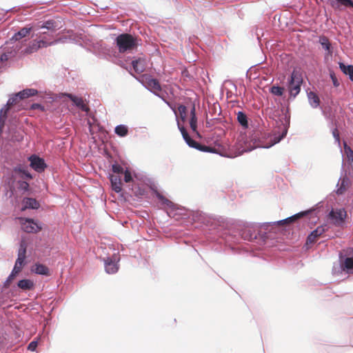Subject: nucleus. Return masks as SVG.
I'll list each match as a JSON object with an SVG mask.
<instances>
[{"label":"nucleus","instance_id":"obj_44","mask_svg":"<svg viewBox=\"0 0 353 353\" xmlns=\"http://www.w3.org/2000/svg\"><path fill=\"white\" fill-rule=\"evenodd\" d=\"M178 111L180 114L181 119L185 120L187 117V107L184 104H179L178 105Z\"/></svg>","mask_w":353,"mask_h":353},{"label":"nucleus","instance_id":"obj_60","mask_svg":"<svg viewBox=\"0 0 353 353\" xmlns=\"http://www.w3.org/2000/svg\"><path fill=\"white\" fill-rule=\"evenodd\" d=\"M88 128L90 134H93L94 133V131L93 130V128L92 126L91 122L90 121H88Z\"/></svg>","mask_w":353,"mask_h":353},{"label":"nucleus","instance_id":"obj_37","mask_svg":"<svg viewBox=\"0 0 353 353\" xmlns=\"http://www.w3.org/2000/svg\"><path fill=\"white\" fill-rule=\"evenodd\" d=\"M339 68L346 76L353 72V65L339 61Z\"/></svg>","mask_w":353,"mask_h":353},{"label":"nucleus","instance_id":"obj_45","mask_svg":"<svg viewBox=\"0 0 353 353\" xmlns=\"http://www.w3.org/2000/svg\"><path fill=\"white\" fill-rule=\"evenodd\" d=\"M189 124L192 131H196V129L198 128V117H190Z\"/></svg>","mask_w":353,"mask_h":353},{"label":"nucleus","instance_id":"obj_51","mask_svg":"<svg viewBox=\"0 0 353 353\" xmlns=\"http://www.w3.org/2000/svg\"><path fill=\"white\" fill-rule=\"evenodd\" d=\"M168 105V106L174 112V113L176 114V103L173 101H170L167 100V103H165Z\"/></svg>","mask_w":353,"mask_h":353},{"label":"nucleus","instance_id":"obj_57","mask_svg":"<svg viewBox=\"0 0 353 353\" xmlns=\"http://www.w3.org/2000/svg\"><path fill=\"white\" fill-rule=\"evenodd\" d=\"M341 1V0H329V3L332 8H334Z\"/></svg>","mask_w":353,"mask_h":353},{"label":"nucleus","instance_id":"obj_31","mask_svg":"<svg viewBox=\"0 0 353 353\" xmlns=\"http://www.w3.org/2000/svg\"><path fill=\"white\" fill-rule=\"evenodd\" d=\"M39 28L55 32L58 29V23L53 19H48L43 21L41 25L39 26Z\"/></svg>","mask_w":353,"mask_h":353},{"label":"nucleus","instance_id":"obj_20","mask_svg":"<svg viewBox=\"0 0 353 353\" xmlns=\"http://www.w3.org/2000/svg\"><path fill=\"white\" fill-rule=\"evenodd\" d=\"M137 80L152 94L159 91L161 88L159 80L150 74H143L137 78Z\"/></svg>","mask_w":353,"mask_h":353},{"label":"nucleus","instance_id":"obj_8","mask_svg":"<svg viewBox=\"0 0 353 353\" xmlns=\"http://www.w3.org/2000/svg\"><path fill=\"white\" fill-rule=\"evenodd\" d=\"M353 274V248L342 249L339 254V265L333 266L332 273Z\"/></svg>","mask_w":353,"mask_h":353},{"label":"nucleus","instance_id":"obj_61","mask_svg":"<svg viewBox=\"0 0 353 353\" xmlns=\"http://www.w3.org/2000/svg\"><path fill=\"white\" fill-rule=\"evenodd\" d=\"M348 163V168L350 171L352 172L353 173V161H350L347 163Z\"/></svg>","mask_w":353,"mask_h":353},{"label":"nucleus","instance_id":"obj_54","mask_svg":"<svg viewBox=\"0 0 353 353\" xmlns=\"http://www.w3.org/2000/svg\"><path fill=\"white\" fill-rule=\"evenodd\" d=\"M112 188L116 193H120L122 191L121 184L112 185Z\"/></svg>","mask_w":353,"mask_h":353},{"label":"nucleus","instance_id":"obj_12","mask_svg":"<svg viewBox=\"0 0 353 353\" xmlns=\"http://www.w3.org/2000/svg\"><path fill=\"white\" fill-rule=\"evenodd\" d=\"M28 263L29 259L27 253L17 252V258L14 262V265L11 272L7 277L6 280L3 283V285H0V290L2 292L8 291L7 288L8 283H11L12 280L17 277L21 270L28 264Z\"/></svg>","mask_w":353,"mask_h":353},{"label":"nucleus","instance_id":"obj_17","mask_svg":"<svg viewBox=\"0 0 353 353\" xmlns=\"http://www.w3.org/2000/svg\"><path fill=\"white\" fill-rule=\"evenodd\" d=\"M21 230L26 233H37L43 229V223L38 219L29 217H19Z\"/></svg>","mask_w":353,"mask_h":353},{"label":"nucleus","instance_id":"obj_32","mask_svg":"<svg viewBox=\"0 0 353 353\" xmlns=\"http://www.w3.org/2000/svg\"><path fill=\"white\" fill-rule=\"evenodd\" d=\"M114 133L119 137H125L129 134V128L127 125H117L114 130Z\"/></svg>","mask_w":353,"mask_h":353},{"label":"nucleus","instance_id":"obj_9","mask_svg":"<svg viewBox=\"0 0 353 353\" xmlns=\"http://www.w3.org/2000/svg\"><path fill=\"white\" fill-rule=\"evenodd\" d=\"M24 131L21 129L20 122L16 116L8 120L4 139L10 144L23 141Z\"/></svg>","mask_w":353,"mask_h":353},{"label":"nucleus","instance_id":"obj_19","mask_svg":"<svg viewBox=\"0 0 353 353\" xmlns=\"http://www.w3.org/2000/svg\"><path fill=\"white\" fill-rule=\"evenodd\" d=\"M105 272L108 274H116L119 270L121 256L119 252L103 258Z\"/></svg>","mask_w":353,"mask_h":353},{"label":"nucleus","instance_id":"obj_53","mask_svg":"<svg viewBox=\"0 0 353 353\" xmlns=\"http://www.w3.org/2000/svg\"><path fill=\"white\" fill-rule=\"evenodd\" d=\"M42 247L43 248V252H47L48 254L50 253V252L52 250V247L50 246V245L48 243H43Z\"/></svg>","mask_w":353,"mask_h":353},{"label":"nucleus","instance_id":"obj_59","mask_svg":"<svg viewBox=\"0 0 353 353\" xmlns=\"http://www.w3.org/2000/svg\"><path fill=\"white\" fill-rule=\"evenodd\" d=\"M194 135L197 137L199 139H203V136L201 134V133L198 131L197 128L196 129V131H192Z\"/></svg>","mask_w":353,"mask_h":353},{"label":"nucleus","instance_id":"obj_50","mask_svg":"<svg viewBox=\"0 0 353 353\" xmlns=\"http://www.w3.org/2000/svg\"><path fill=\"white\" fill-rule=\"evenodd\" d=\"M31 108L32 110H40V111H44L45 110L44 105L43 104H41V103H33L31 105Z\"/></svg>","mask_w":353,"mask_h":353},{"label":"nucleus","instance_id":"obj_14","mask_svg":"<svg viewBox=\"0 0 353 353\" xmlns=\"http://www.w3.org/2000/svg\"><path fill=\"white\" fill-rule=\"evenodd\" d=\"M177 126L178 129L180 131L183 139L185 143L192 148L196 149L199 151L203 152H209V153H214L216 154L217 149L211 146V145H206L205 144L201 143L199 141L194 139L186 131L185 128L181 125L179 122H177Z\"/></svg>","mask_w":353,"mask_h":353},{"label":"nucleus","instance_id":"obj_34","mask_svg":"<svg viewBox=\"0 0 353 353\" xmlns=\"http://www.w3.org/2000/svg\"><path fill=\"white\" fill-rule=\"evenodd\" d=\"M347 8L353 9V0H341L334 9L335 10L343 11Z\"/></svg>","mask_w":353,"mask_h":353},{"label":"nucleus","instance_id":"obj_39","mask_svg":"<svg viewBox=\"0 0 353 353\" xmlns=\"http://www.w3.org/2000/svg\"><path fill=\"white\" fill-rule=\"evenodd\" d=\"M28 242L25 236H21L19 242L18 252L27 253Z\"/></svg>","mask_w":353,"mask_h":353},{"label":"nucleus","instance_id":"obj_55","mask_svg":"<svg viewBox=\"0 0 353 353\" xmlns=\"http://www.w3.org/2000/svg\"><path fill=\"white\" fill-rule=\"evenodd\" d=\"M190 117H197L194 103H191Z\"/></svg>","mask_w":353,"mask_h":353},{"label":"nucleus","instance_id":"obj_3","mask_svg":"<svg viewBox=\"0 0 353 353\" xmlns=\"http://www.w3.org/2000/svg\"><path fill=\"white\" fill-rule=\"evenodd\" d=\"M35 175L29 170L28 166L23 163H18L13 166L10 175L8 179L10 197L15 194L23 196L21 200V210H37L41 208L40 203L34 198L38 193L34 187H39L32 181Z\"/></svg>","mask_w":353,"mask_h":353},{"label":"nucleus","instance_id":"obj_42","mask_svg":"<svg viewBox=\"0 0 353 353\" xmlns=\"http://www.w3.org/2000/svg\"><path fill=\"white\" fill-rule=\"evenodd\" d=\"M213 123L215 128H221V126L225 127L227 121L223 118L214 117L212 118Z\"/></svg>","mask_w":353,"mask_h":353},{"label":"nucleus","instance_id":"obj_27","mask_svg":"<svg viewBox=\"0 0 353 353\" xmlns=\"http://www.w3.org/2000/svg\"><path fill=\"white\" fill-rule=\"evenodd\" d=\"M308 103L312 108L316 109L321 107V100L319 94L314 91H306Z\"/></svg>","mask_w":353,"mask_h":353},{"label":"nucleus","instance_id":"obj_11","mask_svg":"<svg viewBox=\"0 0 353 353\" xmlns=\"http://www.w3.org/2000/svg\"><path fill=\"white\" fill-rule=\"evenodd\" d=\"M9 284L10 283H8L7 285L8 291L2 292L0 290V294H2L3 299H10L17 295V293L33 291L36 288V283L34 281V280L28 278L19 279L12 286V289L9 288Z\"/></svg>","mask_w":353,"mask_h":353},{"label":"nucleus","instance_id":"obj_22","mask_svg":"<svg viewBox=\"0 0 353 353\" xmlns=\"http://www.w3.org/2000/svg\"><path fill=\"white\" fill-rule=\"evenodd\" d=\"M34 32V27L32 26H26L17 30L14 34L10 38L8 41H6L7 44H13L17 41H20L23 39L28 37L32 32ZM26 41V39H25Z\"/></svg>","mask_w":353,"mask_h":353},{"label":"nucleus","instance_id":"obj_15","mask_svg":"<svg viewBox=\"0 0 353 353\" xmlns=\"http://www.w3.org/2000/svg\"><path fill=\"white\" fill-rule=\"evenodd\" d=\"M177 126L178 129L180 131L183 139L185 143L192 148L196 149L199 151L203 152H209V153H214L216 154L217 149L211 146V145H206L205 144L201 143L199 141L194 139L186 131L185 128L181 125L179 122H177Z\"/></svg>","mask_w":353,"mask_h":353},{"label":"nucleus","instance_id":"obj_48","mask_svg":"<svg viewBox=\"0 0 353 353\" xmlns=\"http://www.w3.org/2000/svg\"><path fill=\"white\" fill-rule=\"evenodd\" d=\"M332 134L334 139L335 143H336L340 146L341 145L340 137H339V133L336 128H333L332 130Z\"/></svg>","mask_w":353,"mask_h":353},{"label":"nucleus","instance_id":"obj_40","mask_svg":"<svg viewBox=\"0 0 353 353\" xmlns=\"http://www.w3.org/2000/svg\"><path fill=\"white\" fill-rule=\"evenodd\" d=\"M344 152L346 157L347 162L353 161V150L352 149L345 143H343Z\"/></svg>","mask_w":353,"mask_h":353},{"label":"nucleus","instance_id":"obj_35","mask_svg":"<svg viewBox=\"0 0 353 353\" xmlns=\"http://www.w3.org/2000/svg\"><path fill=\"white\" fill-rule=\"evenodd\" d=\"M347 8L353 9V0H341L334 9L335 10L343 11Z\"/></svg>","mask_w":353,"mask_h":353},{"label":"nucleus","instance_id":"obj_26","mask_svg":"<svg viewBox=\"0 0 353 353\" xmlns=\"http://www.w3.org/2000/svg\"><path fill=\"white\" fill-rule=\"evenodd\" d=\"M130 70L137 74L142 73L145 70V60L140 57L132 60Z\"/></svg>","mask_w":353,"mask_h":353},{"label":"nucleus","instance_id":"obj_58","mask_svg":"<svg viewBox=\"0 0 353 353\" xmlns=\"http://www.w3.org/2000/svg\"><path fill=\"white\" fill-rule=\"evenodd\" d=\"M181 74L183 77H185L186 78H188L190 79L192 78V76L190 75V74L189 73V72L187 70H183Z\"/></svg>","mask_w":353,"mask_h":353},{"label":"nucleus","instance_id":"obj_47","mask_svg":"<svg viewBox=\"0 0 353 353\" xmlns=\"http://www.w3.org/2000/svg\"><path fill=\"white\" fill-rule=\"evenodd\" d=\"M108 178L112 185L121 184V179L119 176L110 174Z\"/></svg>","mask_w":353,"mask_h":353},{"label":"nucleus","instance_id":"obj_49","mask_svg":"<svg viewBox=\"0 0 353 353\" xmlns=\"http://www.w3.org/2000/svg\"><path fill=\"white\" fill-rule=\"evenodd\" d=\"M38 346V341L37 340H33L28 345L27 349L29 351L34 352Z\"/></svg>","mask_w":353,"mask_h":353},{"label":"nucleus","instance_id":"obj_2","mask_svg":"<svg viewBox=\"0 0 353 353\" xmlns=\"http://www.w3.org/2000/svg\"><path fill=\"white\" fill-rule=\"evenodd\" d=\"M276 83L269 88V92L280 97L287 105V109L274 120V128L272 132L258 130L251 136L246 132H241L236 139V146L243 152H250L254 148H270L279 143L287 135L290 123L289 105L301 91L303 83L302 71L300 68L294 67L287 77L281 74Z\"/></svg>","mask_w":353,"mask_h":353},{"label":"nucleus","instance_id":"obj_63","mask_svg":"<svg viewBox=\"0 0 353 353\" xmlns=\"http://www.w3.org/2000/svg\"><path fill=\"white\" fill-rule=\"evenodd\" d=\"M13 8H8L6 10H4V9H2V8H0V10L4 11L5 13H7V12L11 11Z\"/></svg>","mask_w":353,"mask_h":353},{"label":"nucleus","instance_id":"obj_18","mask_svg":"<svg viewBox=\"0 0 353 353\" xmlns=\"http://www.w3.org/2000/svg\"><path fill=\"white\" fill-rule=\"evenodd\" d=\"M328 228L329 227L327 224H323L318 226L316 229L311 231L306 237L303 249L305 251H307L312 248V245L315 243V240L317 237L321 236H323V237H326L327 235L325 234V232L328 230Z\"/></svg>","mask_w":353,"mask_h":353},{"label":"nucleus","instance_id":"obj_64","mask_svg":"<svg viewBox=\"0 0 353 353\" xmlns=\"http://www.w3.org/2000/svg\"><path fill=\"white\" fill-rule=\"evenodd\" d=\"M348 79L350 81L353 82V72L347 75Z\"/></svg>","mask_w":353,"mask_h":353},{"label":"nucleus","instance_id":"obj_21","mask_svg":"<svg viewBox=\"0 0 353 353\" xmlns=\"http://www.w3.org/2000/svg\"><path fill=\"white\" fill-rule=\"evenodd\" d=\"M29 166L37 173H42L48 167L45 159L38 154H34L28 157Z\"/></svg>","mask_w":353,"mask_h":353},{"label":"nucleus","instance_id":"obj_5","mask_svg":"<svg viewBox=\"0 0 353 353\" xmlns=\"http://www.w3.org/2000/svg\"><path fill=\"white\" fill-rule=\"evenodd\" d=\"M314 208L315 210H312L307 214L300 216L294 221L292 222V224L293 225H296V227L305 223L315 224L319 219V216L327 214V220L330 223L341 226L343 225L347 215V212L343 208L334 209L327 203L324 201L319 202L307 210Z\"/></svg>","mask_w":353,"mask_h":353},{"label":"nucleus","instance_id":"obj_46","mask_svg":"<svg viewBox=\"0 0 353 353\" xmlns=\"http://www.w3.org/2000/svg\"><path fill=\"white\" fill-rule=\"evenodd\" d=\"M112 171L114 173L119 174V173L123 172L124 171V170L121 165H120L117 162H114V163L112 164Z\"/></svg>","mask_w":353,"mask_h":353},{"label":"nucleus","instance_id":"obj_62","mask_svg":"<svg viewBox=\"0 0 353 353\" xmlns=\"http://www.w3.org/2000/svg\"><path fill=\"white\" fill-rule=\"evenodd\" d=\"M259 29L258 28H256V39L259 41V43H260V34L259 33Z\"/></svg>","mask_w":353,"mask_h":353},{"label":"nucleus","instance_id":"obj_23","mask_svg":"<svg viewBox=\"0 0 353 353\" xmlns=\"http://www.w3.org/2000/svg\"><path fill=\"white\" fill-rule=\"evenodd\" d=\"M350 184V180L347 174V170L344 168V163H342L341 176L336 184V194L339 196L343 195Z\"/></svg>","mask_w":353,"mask_h":353},{"label":"nucleus","instance_id":"obj_6","mask_svg":"<svg viewBox=\"0 0 353 353\" xmlns=\"http://www.w3.org/2000/svg\"><path fill=\"white\" fill-rule=\"evenodd\" d=\"M124 172L123 180L128 184L127 187L131 191L130 196H134L137 199L147 197L148 192L147 190L146 176L131 171L126 168Z\"/></svg>","mask_w":353,"mask_h":353},{"label":"nucleus","instance_id":"obj_25","mask_svg":"<svg viewBox=\"0 0 353 353\" xmlns=\"http://www.w3.org/2000/svg\"><path fill=\"white\" fill-rule=\"evenodd\" d=\"M236 121H237L238 123L241 125V127L243 130L248 129L252 121L249 118V117L246 114V112L243 110H240V111H238L236 113Z\"/></svg>","mask_w":353,"mask_h":353},{"label":"nucleus","instance_id":"obj_41","mask_svg":"<svg viewBox=\"0 0 353 353\" xmlns=\"http://www.w3.org/2000/svg\"><path fill=\"white\" fill-rule=\"evenodd\" d=\"M329 72V77L332 82L333 86L334 88H338L340 85V81L336 77V75L334 72V71L332 69L328 70Z\"/></svg>","mask_w":353,"mask_h":353},{"label":"nucleus","instance_id":"obj_16","mask_svg":"<svg viewBox=\"0 0 353 353\" xmlns=\"http://www.w3.org/2000/svg\"><path fill=\"white\" fill-rule=\"evenodd\" d=\"M67 40V37H61L57 39H54L52 41H49L45 38L40 39L33 40L32 42L29 43L22 52L25 54H29L34 52H37L41 48H46L48 46H53L59 43H64Z\"/></svg>","mask_w":353,"mask_h":353},{"label":"nucleus","instance_id":"obj_29","mask_svg":"<svg viewBox=\"0 0 353 353\" xmlns=\"http://www.w3.org/2000/svg\"><path fill=\"white\" fill-rule=\"evenodd\" d=\"M319 43L321 46L322 48L327 52L328 55H332L333 53V48L332 46V43L324 35H321L319 38Z\"/></svg>","mask_w":353,"mask_h":353},{"label":"nucleus","instance_id":"obj_33","mask_svg":"<svg viewBox=\"0 0 353 353\" xmlns=\"http://www.w3.org/2000/svg\"><path fill=\"white\" fill-rule=\"evenodd\" d=\"M22 100L29 99L38 94V90L34 88H25L19 92Z\"/></svg>","mask_w":353,"mask_h":353},{"label":"nucleus","instance_id":"obj_43","mask_svg":"<svg viewBox=\"0 0 353 353\" xmlns=\"http://www.w3.org/2000/svg\"><path fill=\"white\" fill-rule=\"evenodd\" d=\"M154 94L160 98L164 103H167L168 92L161 88L159 89V91L158 90Z\"/></svg>","mask_w":353,"mask_h":353},{"label":"nucleus","instance_id":"obj_52","mask_svg":"<svg viewBox=\"0 0 353 353\" xmlns=\"http://www.w3.org/2000/svg\"><path fill=\"white\" fill-rule=\"evenodd\" d=\"M43 98L50 99L51 101H54L57 99V95L52 93H46Z\"/></svg>","mask_w":353,"mask_h":353},{"label":"nucleus","instance_id":"obj_7","mask_svg":"<svg viewBox=\"0 0 353 353\" xmlns=\"http://www.w3.org/2000/svg\"><path fill=\"white\" fill-rule=\"evenodd\" d=\"M20 332L8 333L0 326V353H12L18 350L17 343L21 340Z\"/></svg>","mask_w":353,"mask_h":353},{"label":"nucleus","instance_id":"obj_24","mask_svg":"<svg viewBox=\"0 0 353 353\" xmlns=\"http://www.w3.org/2000/svg\"><path fill=\"white\" fill-rule=\"evenodd\" d=\"M30 272L32 274L40 275L42 276H50L51 271L50 268L45 264L40 262H35L30 267Z\"/></svg>","mask_w":353,"mask_h":353},{"label":"nucleus","instance_id":"obj_56","mask_svg":"<svg viewBox=\"0 0 353 353\" xmlns=\"http://www.w3.org/2000/svg\"><path fill=\"white\" fill-rule=\"evenodd\" d=\"M206 128H210L212 127H214V124L213 123L212 119H207L205 123Z\"/></svg>","mask_w":353,"mask_h":353},{"label":"nucleus","instance_id":"obj_13","mask_svg":"<svg viewBox=\"0 0 353 353\" xmlns=\"http://www.w3.org/2000/svg\"><path fill=\"white\" fill-rule=\"evenodd\" d=\"M114 44L118 48L119 53L130 52L137 49L139 46V39L132 34L122 33L115 38Z\"/></svg>","mask_w":353,"mask_h":353},{"label":"nucleus","instance_id":"obj_10","mask_svg":"<svg viewBox=\"0 0 353 353\" xmlns=\"http://www.w3.org/2000/svg\"><path fill=\"white\" fill-rule=\"evenodd\" d=\"M89 50L99 58L111 60L121 66L123 65L118 57V52L114 49L105 46L103 41L93 43Z\"/></svg>","mask_w":353,"mask_h":353},{"label":"nucleus","instance_id":"obj_30","mask_svg":"<svg viewBox=\"0 0 353 353\" xmlns=\"http://www.w3.org/2000/svg\"><path fill=\"white\" fill-rule=\"evenodd\" d=\"M68 98L72 101V105L75 106L78 109L85 111L86 110L85 105L84 104L83 99L81 97H79L74 94H70L68 96Z\"/></svg>","mask_w":353,"mask_h":353},{"label":"nucleus","instance_id":"obj_4","mask_svg":"<svg viewBox=\"0 0 353 353\" xmlns=\"http://www.w3.org/2000/svg\"><path fill=\"white\" fill-rule=\"evenodd\" d=\"M150 190L162 208L168 210L167 213L169 216L175 217L176 219L187 220L188 222L196 224V228L203 230L205 222H208V219H209L208 214L200 210H190L173 203L165 197L154 184L150 185Z\"/></svg>","mask_w":353,"mask_h":353},{"label":"nucleus","instance_id":"obj_36","mask_svg":"<svg viewBox=\"0 0 353 353\" xmlns=\"http://www.w3.org/2000/svg\"><path fill=\"white\" fill-rule=\"evenodd\" d=\"M321 109L322 114L324 116L326 120L330 121L333 124L334 122V115L332 113V108L330 107L323 108L322 106L319 107Z\"/></svg>","mask_w":353,"mask_h":353},{"label":"nucleus","instance_id":"obj_38","mask_svg":"<svg viewBox=\"0 0 353 353\" xmlns=\"http://www.w3.org/2000/svg\"><path fill=\"white\" fill-rule=\"evenodd\" d=\"M209 112L212 116H219L221 113V109L218 102L214 103L209 107Z\"/></svg>","mask_w":353,"mask_h":353},{"label":"nucleus","instance_id":"obj_1","mask_svg":"<svg viewBox=\"0 0 353 353\" xmlns=\"http://www.w3.org/2000/svg\"><path fill=\"white\" fill-rule=\"evenodd\" d=\"M314 209L301 211L282 220L254 223L243 221H234L220 216L208 214V222H205L203 232L208 241L214 242L219 247L217 251L223 250L222 246L230 248L232 252H239L243 241H249L259 246V249L269 247L270 241L274 239L272 228L292 223L300 216L308 214Z\"/></svg>","mask_w":353,"mask_h":353},{"label":"nucleus","instance_id":"obj_28","mask_svg":"<svg viewBox=\"0 0 353 353\" xmlns=\"http://www.w3.org/2000/svg\"><path fill=\"white\" fill-rule=\"evenodd\" d=\"M21 49V46L16 45L15 48L0 54V61L6 62L10 59L14 57Z\"/></svg>","mask_w":353,"mask_h":353}]
</instances>
